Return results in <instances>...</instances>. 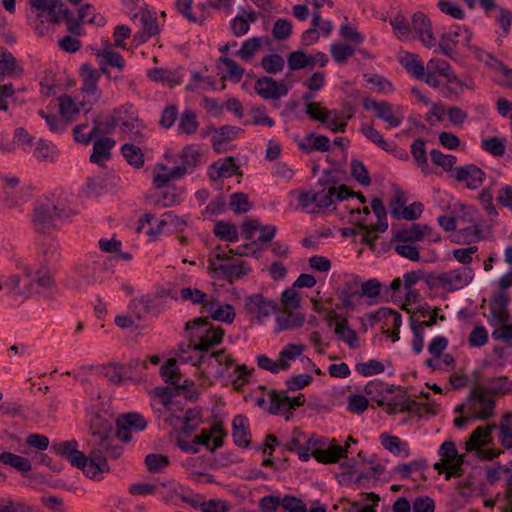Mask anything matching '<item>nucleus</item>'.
Instances as JSON below:
<instances>
[{
    "label": "nucleus",
    "instance_id": "37998d69",
    "mask_svg": "<svg viewBox=\"0 0 512 512\" xmlns=\"http://www.w3.org/2000/svg\"><path fill=\"white\" fill-rule=\"evenodd\" d=\"M397 59L406 71L415 78L423 76L424 64L416 54L400 50L397 54Z\"/></svg>",
    "mask_w": 512,
    "mask_h": 512
},
{
    "label": "nucleus",
    "instance_id": "f704fd0d",
    "mask_svg": "<svg viewBox=\"0 0 512 512\" xmlns=\"http://www.w3.org/2000/svg\"><path fill=\"white\" fill-rule=\"evenodd\" d=\"M117 431L111 433L107 436L101 437L99 440H94V448L93 450H98L100 455L104 452L110 458H118L123 452V447L118 444L117 440Z\"/></svg>",
    "mask_w": 512,
    "mask_h": 512
},
{
    "label": "nucleus",
    "instance_id": "0e129e2a",
    "mask_svg": "<svg viewBox=\"0 0 512 512\" xmlns=\"http://www.w3.org/2000/svg\"><path fill=\"white\" fill-rule=\"evenodd\" d=\"M290 194L298 200L299 206L307 212L314 213L318 210L316 206L317 196L315 188L303 191H292Z\"/></svg>",
    "mask_w": 512,
    "mask_h": 512
},
{
    "label": "nucleus",
    "instance_id": "603ef678",
    "mask_svg": "<svg viewBox=\"0 0 512 512\" xmlns=\"http://www.w3.org/2000/svg\"><path fill=\"white\" fill-rule=\"evenodd\" d=\"M130 368L119 363H111L103 367L104 377L112 384H122L130 378Z\"/></svg>",
    "mask_w": 512,
    "mask_h": 512
},
{
    "label": "nucleus",
    "instance_id": "e433bc0d",
    "mask_svg": "<svg viewBox=\"0 0 512 512\" xmlns=\"http://www.w3.org/2000/svg\"><path fill=\"white\" fill-rule=\"evenodd\" d=\"M205 311L212 319L225 323H232L236 315L232 305L223 304L214 300H209L208 304H206Z\"/></svg>",
    "mask_w": 512,
    "mask_h": 512
},
{
    "label": "nucleus",
    "instance_id": "4d7b16f0",
    "mask_svg": "<svg viewBox=\"0 0 512 512\" xmlns=\"http://www.w3.org/2000/svg\"><path fill=\"white\" fill-rule=\"evenodd\" d=\"M257 20V13L254 11L245 12L237 15L231 21V30L237 37L243 36L248 33L250 24Z\"/></svg>",
    "mask_w": 512,
    "mask_h": 512
},
{
    "label": "nucleus",
    "instance_id": "39448f33",
    "mask_svg": "<svg viewBox=\"0 0 512 512\" xmlns=\"http://www.w3.org/2000/svg\"><path fill=\"white\" fill-rule=\"evenodd\" d=\"M495 406L487 388L475 387L466 401L455 408L458 415L454 418V425L462 429L471 422L486 421L494 416Z\"/></svg>",
    "mask_w": 512,
    "mask_h": 512
},
{
    "label": "nucleus",
    "instance_id": "c9c22d12",
    "mask_svg": "<svg viewBox=\"0 0 512 512\" xmlns=\"http://www.w3.org/2000/svg\"><path fill=\"white\" fill-rule=\"evenodd\" d=\"M112 47V44L107 42L103 48L98 49L95 53L99 64L102 66V71H105L106 66L116 67L120 70L125 66L123 57L118 52H115Z\"/></svg>",
    "mask_w": 512,
    "mask_h": 512
},
{
    "label": "nucleus",
    "instance_id": "13d9d810",
    "mask_svg": "<svg viewBox=\"0 0 512 512\" xmlns=\"http://www.w3.org/2000/svg\"><path fill=\"white\" fill-rule=\"evenodd\" d=\"M142 31L137 35L141 42H146L149 38L157 35L160 31L156 18L148 11L141 15Z\"/></svg>",
    "mask_w": 512,
    "mask_h": 512
},
{
    "label": "nucleus",
    "instance_id": "bb28decb",
    "mask_svg": "<svg viewBox=\"0 0 512 512\" xmlns=\"http://www.w3.org/2000/svg\"><path fill=\"white\" fill-rule=\"evenodd\" d=\"M255 90L263 99H279L287 95L288 87L284 82H276L270 77H262L255 83Z\"/></svg>",
    "mask_w": 512,
    "mask_h": 512
},
{
    "label": "nucleus",
    "instance_id": "aec40b11",
    "mask_svg": "<svg viewBox=\"0 0 512 512\" xmlns=\"http://www.w3.org/2000/svg\"><path fill=\"white\" fill-rule=\"evenodd\" d=\"M509 313L506 302L502 298H495L489 304L488 323L495 327L494 337L499 339L512 338V327L507 325Z\"/></svg>",
    "mask_w": 512,
    "mask_h": 512
},
{
    "label": "nucleus",
    "instance_id": "9d476101",
    "mask_svg": "<svg viewBox=\"0 0 512 512\" xmlns=\"http://www.w3.org/2000/svg\"><path fill=\"white\" fill-rule=\"evenodd\" d=\"M473 278L472 268L457 267L443 272H429L425 277V284L431 290L452 293L468 286Z\"/></svg>",
    "mask_w": 512,
    "mask_h": 512
},
{
    "label": "nucleus",
    "instance_id": "49530a36",
    "mask_svg": "<svg viewBox=\"0 0 512 512\" xmlns=\"http://www.w3.org/2000/svg\"><path fill=\"white\" fill-rule=\"evenodd\" d=\"M237 171V166L232 158H223L214 162L208 168V175L212 180L231 177Z\"/></svg>",
    "mask_w": 512,
    "mask_h": 512
},
{
    "label": "nucleus",
    "instance_id": "ddd939ff",
    "mask_svg": "<svg viewBox=\"0 0 512 512\" xmlns=\"http://www.w3.org/2000/svg\"><path fill=\"white\" fill-rule=\"evenodd\" d=\"M176 434V444L179 449L185 453L195 454L200 451V447L204 446L213 451L223 444L225 433L219 426H214L210 430L202 431L193 440L187 441L182 439V434H189L192 431L176 430L172 428Z\"/></svg>",
    "mask_w": 512,
    "mask_h": 512
},
{
    "label": "nucleus",
    "instance_id": "cd10ccee",
    "mask_svg": "<svg viewBox=\"0 0 512 512\" xmlns=\"http://www.w3.org/2000/svg\"><path fill=\"white\" fill-rule=\"evenodd\" d=\"M453 176L457 181L464 182L469 189L479 188L485 179L484 171L473 164L456 167Z\"/></svg>",
    "mask_w": 512,
    "mask_h": 512
},
{
    "label": "nucleus",
    "instance_id": "f03ea898",
    "mask_svg": "<svg viewBox=\"0 0 512 512\" xmlns=\"http://www.w3.org/2000/svg\"><path fill=\"white\" fill-rule=\"evenodd\" d=\"M17 269L24 274L21 278L18 274L1 275L0 291L4 290L16 296L29 297L36 286L48 289L53 285V279L49 269L45 265L35 267L26 259L16 260Z\"/></svg>",
    "mask_w": 512,
    "mask_h": 512
},
{
    "label": "nucleus",
    "instance_id": "c85d7f7f",
    "mask_svg": "<svg viewBox=\"0 0 512 512\" xmlns=\"http://www.w3.org/2000/svg\"><path fill=\"white\" fill-rule=\"evenodd\" d=\"M412 25L415 32L418 34L419 40L426 48L435 49L437 47V41L433 35L431 23L423 13L417 12L413 15Z\"/></svg>",
    "mask_w": 512,
    "mask_h": 512
},
{
    "label": "nucleus",
    "instance_id": "052dcab7",
    "mask_svg": "<svg viewBox=\"0 0 512 512\" xmlns=\"http://www.w3.org/2000/svg\"><path fill=\"white\" fill-rule=\"evenodd\" d=\"M361 133L372 143L385 151L393 150V143L384 139L382 134L374 126L364 123L360 127Z\"/></svg>",
    "mask_w": 512,
    "mask_h": 512
},
{
    "label": "nucleus",
    "instance_id": "ea45409f",
    "mask_svg": "<svg viewBox=\"0 0 512 512\" xmlns=\"http://www.w3.org/2000/svg\"><path fill=\"white\" fill-rule=\"evenodd\" d=\"M115 141L108 137L97 139L93 144L90 161L97 165H102L109 160L111 156V149L114 147Z\"/></svg>",
    "mask_w": 512,
    "mask_h": 512
},
{
    "label": "nucleus",
    "instance_id": "412c9836",
    "mask_svg": "<svg viewBox=\"0 0 512 512\" xmlns=\"http://www.w3.org/2000/svg\"><path fill=\"white\" fill-rule=\"evenodd\" d=\"M186 174V166L172 163V158L167 163H157L153 168V184L156 188H163L170 182L181 179Z\"/></svg>",
    "mask_w": 512,
    "mask_h": 512
},
{
    "label": "nucleus",
    "instance_id": "423d86ee",
    "mask_svg": "<svg viewBox=\"0 0 512 512\" xmlns=\"http://www.w3.org/2000/svg\"><path fill=\"white\" fill-rule=\"evenodd\" d=\"M53 449L91 479L99 480L109 470L106 458L102 457L98 450H92L87 457L77 449L75 441L60 442L54 445Z\"/></svg>",
    "mask_w": 512,
    "mask_h": 512
},
{
    "label": "nucleus",
    "instance_id": "864d4df0",
    "mask_svg": "<svg viewBox=\"0 0 512 512\" xmlns=\"http://www.w3.org/2000/svg\"><path fill=\"white\" fill-rule=\"evenodd\" d=\"M448 346V340L444 336L434 337L428 345V351L432 358L427 360V365L432 368L441 369L440 356Z\"/></svg>",
    "mask_w": 512,
    "mask_h": 512
},
{
    "label": "nucleus",
    "instance_id": "dca6fc26",
    "mask_svg": "<svg viewBox=\"0 0 512 512\" xmlns=\"http://www.w3.org/2000/svg\"><path fill=\"white\" fill-rule=\"evenodd\" d=\"M99 127L103 131L108 132L112 129L119 128L123 133L138 134L142 123L139 120L138 112L134 106L127 104L118 109H115L105 121L99 122Z\"/></svg>",
    "mask_w": 512,
    "mask_h": 512
},
{
    "label": "nucleus",
    "instance_id": "680f3d73",
    "mask_svg": "<svg viewBox=\"0 0 512 512\" xmlns=\"http://www.w3.org/2000/svg\"><path fill=\"white\" fill-rule=\"evenodd\" d=\"M366 86L373 92L381 94H390L393 92L392 83L386 78L377 74H368L364 76Z\"/></svg>",
    "mask_w": 512,
    "mask_h": 512
},
{
    "label": "nucleus",
    "instance_id": "72a5a7b5",
    "mask_svg": "<svg viewBox=\"0 0 512 512\" xmlns=\"http://www.w3.org/2000/svg\"><path fill=\"white\" fill-rule=\"evenodd\" d=\"M366 207H368L366 204H365ZM371 207H372V210H373V213L375 214V216L377 217L378 219V225H375L373 224L372 222L369 221V216H370V211L368 216L366 217V223H367V230L368 231H372L374 234H375V239L373 240V242L371 244H368V243H365V242H362L363 244L369 246L370 248L373 247L374 245V242L375 240L377 239V231H384L387 229L388 227V224H387V221H386V210H385V207L382 203L381 200L379 199H374L371 203ZM367 210H369V208H367Z\"/></svg>",
    "mask_w": 512,
    "mask_h": 512
},
{
    "label": "nucleus",
    "instance_id": "c756f323",
    "mask_svg": "<svg viewBox=\"0 0 512 512\" xmlns=\"http://www.w3.org/2000/svg\"><path fill=\"white\" fill-rule=\"evenodd\" d=\"M89 110L90 107L81 100L79 96L72 98L66 95L59 98V111L61 117L65 119L66 122L71 121L79 113Z\"/></svg>",
    "mask_w": 512,
    "mask_h": 512
},
{
    "label": "nucleus",
    "instance_id": "6ab92c4d",
    "mask_svg": "<svg viewBox=\"0 0 512 512\" xmlns=\"http://www.w3.org/2000/svg\"><path fill=\"white\" fill-rule=\"evenodd\" d=\"M440 461L434 464L439 473H445L446 477L460 474L463 456L458 453L456 445L452 441H445L438 450Z\"/></svg>",
    "mask_w": 512,
    "mask_h": 512
},
{
    "label": "nucleus",
    "instance_id": "4468645a",
    "mask_svg": "<svg viewBox=\"0 0 512 512\" xmlns=\"http://www.w3.org/2000/svg\"><path fill=\"white\" fill-rule=\"evenodd\" d=\"M146 225L150 226L147 231L149 235H169L183 231L187 225V218L178 216L173 211L165 212L159 218H155L151 213H145L139 219L138 231L144 229Z\"/></svg>",
    "mask_w": 512,
    "mask_h": 512
},
{
    "label": "nucleus",
    "instance_id": "6e6552de",
    "mask_svg": "<svg viewBox=\"0 0 512 512\" xmlns=\"http://www.w3.org/2000/svg\"><path fill=\"white\" fill-rule=\"evenodd\" d=\"M186 329L193 346H188L187 350L182 351L185 355L198 356L200 353L207 352L209 348L221 342L224 334L220 327L204 319L189 322Z\"/></svg>",
    "mask_w": 512,
    "mask_h": 512
},
{
    "label": "nucleus",
    "instance_id": "2f4dec72",
    "mask_svg": "<svg viewBox=\"0 0 512 512\" xmlns=\"http://www.w3.org/2000/svg\"><path fill=\"white\" fill-rule=\"evenodd\" d=\"M379 440L384 449L394 456L407 458L411 454L409 443L397 436L382 433Z\"/></svg>",
    "mask_w": 512,
    "mask_h": 512
},
{
    "label": "nucleus",
    "instance_id": "473e14b6",
    "mask_svg": "<svg viewBox=\"0 0 512 512\" xmlns=\"http://www.w3.org/2000/svg\"><path fill=\"white\" fill-rule=\"evenodd\" d=\"M23 73L21 63L9 52L0 53V82L5 78H19Z\"/></svg>",
    "mask_w": 512,
    "mask_h": 512
},
{
    "label": "nucleus",
    "instance_id": "6e6d98bb",
    "mask_svg": "<svg viewBox=\"0 0 512 512\" xmlns=\"http://www.w3.org/2000/svg\"><path fill=\"white\" fill-rule=\"evenodd\" d=\"M336 335L352 348L359 346V339L356 332L348 325L344 318L337 319L335 322Z\"/></svg>",
    "mask_w": 512,
    "mask_h": 512
},
{
    "label": "nucleus",
    "instance_id": "b1692460",
    "mask_svg": "<svg viewBox=\"0 0 512 512\" xmlns=\"http://www.w3.org/2000/svg\"><path fill=\"white\" fill-rule=\"evenodd\" d=\"M304 402L303 395L290 397L285 392H272L269 395L268 411L272 414H286Z\"/></svg>",
    "mask_w": 512,
    "mask_h": 512
},
{
    "label": "nucleus",
    "instance_id": "de8ad7c7",
    "mask_svg": "<svg viewBox=\"0 0 512 512\" xmlns=\"http://www.w3.org/2000/svg\"><path fill=\"white\" fill-rule=\"evenodd\" d=\"M305 350V345L289 343L285 345L278 354V360L282 371H286L291 367L298 357H300Z\"/></svg>",
    "mask_w": 512,
    "mask_h": 512
},
{
    "label": "nucleus",
    "instance_id": "2eb2a0df",
    "mask_svg": "<svg viewBox=\"0 0 512 512\" xmlns=\"http://www.w3.org/2000/svg\"><path fill=\"white\" fill-rule=\"evenodd\" d=\"M72 213V209L68 206L67 197L60 196L56 202L51 201L39 205L35 209L33 222L38 230L44 231L54 226L56 220L69 218Z\"/></svg>",
    "mask_w": 512,
    "mask_h": 512
},
{
    "label": "nucleus",
    "instance_id": "338daca9",
    "mask_svg": "<svg viewBox=\"0 0 512 512\" xmlns=\"http://www.w3.org/2000/svg\"><path fill=\"white\" fill-rule=\"evenodd\" d=\"M481 148L487 153L500 157L506 152V139L504 137H488L481 140Z\"/></svg>",
    "mask_w": 512,
    "mask_h": 512
},
{
    "label": "nucleus",
    "instance_id": "9b49d317",
    "mask_svg": "<svg viewBox=\"0 0 512 512\" xmlns=\"http://www.w3.org/2000/svg\"><path fill=\"white\" fill-rule=\"evenodd\" d=\"M496 424L477 427L465 442V451L481 460H493L500 456L502 451L495 446L493 431Z\"/></svg>",
    "mask_w": 512,
    "mask_h": 512
},
{
    "label": "nucleus",
    "instance_id": "3c124183",
    "mask_svg": "<svg viewBox=\"0 0 512 512\" xmlns=\"http://www.w3.org/2000/svg\"><path fill=\"white\" fill-rule=\"evenodd\" d=\"M428 231L429 228L427 226L413 224L409 228L398 229L394 236L396 241L415 243L420 241Z\"/></svg>",
    "mask_w": 512,
    "mask_h": 512
},
{
    "label": "nucleus",
    "instance_id": "f257e3e1",
    "mask_svg": "<svg viewBox=\"0 0 512 512\" xmlns=\"http://www.w3.org/2000/svg\"><path fill=\"white\" fill-rule=\"evenodd\" d=\"M317 209L337 206L342 219L353 224V227L342 229V235L353 237L356 242L371 244L375 234L368 231L366 217L369 212L365 206V199L361 194L352 192L344 185L334 183L323 184L319 182L315 187Z\"/></svg>",
    "mask_w": 512,
    "mask_h": 512
},
{
    "label": "nucleus",
    "instance_id": "a211bd4d",
    "mask_svg": "<svg viewBox=\"0 0 512 512\" xmlns=\"http://www.w3.org/2000/svg\"><path fill=\"white\" fill-rule=\"evenodd\" d=\"M233 249L217 246L210 258L209 266L212 270L217 273L219 270L226 276L241 277L248 274L251 271V267L244 261L228 262L232 256Z\"/></svg>",
    "mask_w": 512,
    "mask_h": 512
},
{
    "label": "nucleus",
    "instance_id": "c03bdc74",
    "mask_svg": "<svg viewBox=\"0 0 512 512\" xmlns=\"http://www.w3.org/2000/svg\"><path fill=\"white\" fill-rule=\"evenodd\" d=\"M498 430L497 440L503 449L512 452V413H506L502 416L500 422L496 424Z\"/></svg>",
    "mask_w": 512,
    "mask_h": 512
},
{
    "label": "nucleus",
    "instance_id": "a19ab883",
    "mask_svg": "<svg viewBox=\"0 0 512 512\" xmlns=\"http://www.w3.org/2000/svg\"><path fill=\"white\" fill-rule=\"evenodd\" d=\"M232 436L239 447H247L250 443L249 421L243 415H237L232 422Z\"/></svg>",
    "mask_w": 512,
    "mask_h": 512
},
{
    "label": "nucleus",
    "instance_id": "bf43d9fd",
    "mask_svg": "<svg viewBox=\"0 0 512 512\" xmlns=\"http://www.w3.org/2000/svg\"><path fill=\"white\" fill-rule=\"evenodd\" d=\"M426 69L437 73L438 75L444 76L447 79V82L451 84L460 83L456 75L451 71L450 65L442 59L431 58L427 63Z\"/></svg>",
    "mask_w": 512,
    "mask_h": 512
},
{
    "label": "nucleus",
    "instance_id": "69168bd1",
    "mask_svg": "<svg viewBox=\"0 0 512 512\" xmlns=\"http://www.w3.org/2000/svg\"><path fill=\"white\" fill-rule=\"evenodd\" d=\"M390 24L393 28V32L395 36L405 42H411L414 40V36L412 34V31L408 25L407 20L401 16L398 15L390 20Z\"/></svg>",
    "mask_w": 512,
    "mask_h": 512
},
{
    "label": "nucleus",
    "instance_id": "0eeeda50",
    "mask_svg": "<svg viewBox=\"0 0 512 512\" xmlns=\"http://www.w3.org/2000/svg\"><path fill=\"white\" fill-rule=\"evenodd\" d=\"M179 359L182 362H191L195 366L198 385L204 387L211 385L215 379L223 377L230 356L224 351H218L211 354L204 352L198 356L182 354Z\"/></svg>",
    "mask_w": 512,
    "mask_h": 512
},
{
    "label": "nucleus",
    "instance_id": "58836bf2",
    "mask_svg": "<svg viewBox=\"0 0 512 512\" xmlns=\"http://www.w3.org/2000/svg\"><path fill=\"white\" fill-rule=\"evenodd\" d=\"M388 292L390 293L391 300L401 305H404L408 301L415 300L418 296L415 290L406 288L401 278H395L390 283Z\"/></svg>",
    "mask_w": 512,
    "mask_h": 512
},
{
    "label": "nucleus",
    "instance_id": "8fccbe9b",
    "mask_svg": "<svg viewBox=\"0 0 512 512\" xmlns=\"http://www.w3.org/2000/svg\"><path fill=\"white\" fill-rule=\"evenodd\" d=\"M181 355H182V352L178 355L177 359H174V358L168 359L167 362L161 367L160 373L166 382H169L174 385L186 386L188 383V380L185 379L184 383L181 384V382H180L181 377L179 375V370H178V366H177L178 363H182V361H180V359H179ZM185 363L186 362H183V364H185Z\"/></svg>",
    "mask_w": 512,
    "mask_h": 512
},
{
    "label": "nucleus",
    "instance_id": "393cba45",
    "mask_svg": "<svg viewBox=\"0 0 512 512\" xmlns=\"http://www.w3.org/2000/svg\"><path fill=\"white\" fill-rule=\"evenodd\" d=\"M247 311L256 317L258 320H262L275 313L278 305L274 300L263 297L260 294L252 295L246 299Z\"/></svg>",
    "mask_w": 512,
    "mask_h": 512
},
{
    "label": "nucleus",
    "instance_id": "f3484780",
    "mask_svg": "<svg viewBox=\"0 0 512 512\" xmlns=\"http://www.w3.org/2000/svg\"><path fill=\"white\" fill-rule=\"evenodd\" d=\"M362 105L364 109L373 111L375 116L381 119L388 129L399 127L405 119L406 108L399 104L365 98Z\"/></svg>",
    "mask_w": 512,
    "mask_h": 512
},
{
    "label": "nucleus",
    "instance_id": "4c0bfd02",
    "mask_svg": "<svg viewBox=\"0 0 512 512\" xmlns=\"http://www.w3.org/2000/svg\"><path fill=\"white\" fill-rule=\"evenodd\" d=\"M376 316L379 320L384 321L387 331L392 330V341H397L399 339L398 331L402 325L400 313L391 308L382 307L376 312Z\"/></svg>",
    "mask_w": 512,
    "mask_h": 512
},
{
    "label": "nucleus",
    "instance_id": "774afa93",
    "mask_svg": "<svg viewBox=\"0 0 512 512\" xmlns=\"http://www.w3.org/2000/svg\"><path fill=\"white\" fill-rule=\"evenodd\" d=\"M385 363L377 359H369L366 362L357 363L355 370L364 377L381 374L385 371Z\"/></svg>",
    "mask_w": 512,
    "mask_h": 512
},
{
    "label": "nucleus",
    "instance_id": "4be33fe9",
    "mask_svg": "<svg viewBox=\"0 0 512 512\" xmlns=\"http://www.w3.org/2000/svg\"><path fill=\"white\" fill-rule=\"evenodd\" d=\"M117 437L123 442L131 440V431H143L147 422L142 415L136 412H130L120 415L117 420Z\"/></svg>",
    "mask_w": 512,
    "mask_h": 512
},
{
    "label": "nucleus",
    "instance_id": "7ed1b4c3",
    "mask_svg": "<svg viewBox=\"0 0 512 512\" xmlns=\"http://www.w3.org/2000/svg\"><path fill=\"white\" fill-rule=\"evenodd\" d=\"M350 442L354 443V440L350 438L345 447H343L335 439L315 434L307 436L301 432H296L292 439L293 449L301 461L306 462L311 458H315L317 462L322 464L336 463L340 458L344 457Z\"/></svg>",
    "mask_w": 512,
    "mask_h": 512
},
{
    "label": "nucleus",
    "instance_id": "79ce46f5",
    "mask_svg": "<svg viewBox=\"0 0 512 512\" xmlns=\"http://www.w3.org/2000/svg\"><path fill=\"white\" fill-rule=\"evenodd\" d=\"M90 430L94 437V440H99L101 437L107 436L113 433L112 430V419L106 414H91Z\"/></svg>",
    "mask_w": 512,
    "mask_h": 512
},
{
    "label": "nucleus",
    "instance_id": "e2e57ef3",
    "mask_svg": "<svg viewBox=\"0 0 512 512\" xmlns=\"http://www.w3.org/2000/svg\"><path fill=\"white\" fill-rule=\"evenodd\" d=\"M0 462H2L5 465H9L22 473H26L30 471L32 468L31 463L27 458H24L20 455H16L11 452H1Z\"/></svg>",
    "mask_w": 512,
    "mask_h": 512
},
{
    "label": "nucleus",
    "instance_id": "7c9ffc66",
    "mask_svg": "<svg viewBox=\"0 0 512 512\" xmlns=\"http://www.w3.org/2000/svg\"><path fill=\"white\" fill-rule=\"evenodd\" d=\"M223 374L225 382H230L235 389L240 390L248 382L250 371L244 365L235 364L230 358Z\"/></svg>",
    "mask_w": 512,
    "mask_h": 512
},
{
    "label": "nucleus",
    "instance_id": "1a4fd4ad",
    "mask_svg": "<svg viewBox=\"0 0 512 512\" xmlns=\"http://www.w3.org/2000/svg\"><path fill=\"white\" fill-rule=\"evenodd\" d=\"M28 20L33 29L44 35L64 17L65 9L58 0H30Z\"/></svg>",
    "mask_w": 512,
    "mask_h": 512
},
{
    "label": "nucleus",
    "instance_id": "a878e982",
    "mask_svg": "<svg viewBox=\"0 0 512 512\" xmlns=\"http://www.w3.org/2000/svg\"><path fill=\"white\" fill-rule=\"evenodd\" d=\"M2 180L4 183L2 200L8 207H13L26 201L25 189L19 186L17 177L4 175Z\"/></svg>",
    "mask_w": 512,
    "mask_h": 512
},
{
    "label": "nucleus",
    "instance_id": "f8f14e48",
    "mask_svg": "<svg viewBox=\"0 0 512 512\" xmlns=\"http://www.w3.org/2000/svg\"><path fill=\"white\" fill-rule=\"evenodd\" d=\"M471 39L472 33L468 28L454 24L442 34L435 51L452 58L457 47H467L475 53L479 60L486 62L490 55L471 46Z\"/></svg>",
    "mask_w": 512,
    "mask_h": 512
},
{
    "label": "nucleus",
    "instance_id": "5fc2aeb1",
    "mask_svg": "<svg viewBox=\"0 0 512 512\" xmlns=\"http://www.w3.org/2000/svg\"><path fill=\"white\" fill-rule=\"evenodd\" d=\"M349 119L350 115L343 111L329 110L322 124L333 132H343Z\"/></svg>",
    "mask_w": 512,
    "mask_h": 512
},
{
    "label": "nucleus",
    "instance_id": "5701e85b",
    "mask_svg": "<svg viewBox=\"0 0 512 512\" xmlns=\"http://www.w3.org/2000/svg\"><path fill=\"white\" fill-rule=\"evenodd\" d=\"M276 226L264 225L257 219H250L243 223V233L247 240H256L258 243H267L273 239Z\"/></svg>",
    "mask_w": 512,
    "mask_h": 512
},
{
    "label": "nucleus",
    "instance_id": "09e8293b",
    "mask_svg": "<svg viewBox=\"0 0 512 512\" xmlns=\"http://www.w3.org/2000/svg\"><path fill=\"white\" fill-rule=\"evenodd\" d=\"M148 77L154 82H161L169 87H174L181 83L182 75L179 71L167 70L162 68H154L148 72Z\"/></svg>",
    "mask_w": 512,
    "mask_h": 512
},
{
    "label": "nucleus",
    "instance_id": "a18cd8bd",
    "mask_svg": "<svg viewBox=\"0 0 512 512\" xmlns=\"http://www.w3.org/2000/svg\"><path fill=\"white\" fill-rule=\"evenodd\" d=\"M411 319V330L413 332L412 349L415 353H420L424 347V330L426 327H431L436 323V315H433L428 321H415Z\"/></svg>",
    "mask_w": 512,
    "mask_h": 512
},
{
    "label": "nucleus",
    "instance_id": "20e7f679",
    "mask_svg": "<svg viewBox=\"0 0 512 512\" xmlns=\"http://www.w3.org/2000/svg\"><path fill=\"white\" fill-rule=\"evenodd\" d=\"M152 407L160 413L166 423L176 430L194 431L202 421L198 408H189L184 411L179 401L171 397L170 391L166 387L154 389Z\"/></svg>",
    "mask_w": 512,
    "mask_h": 512
}]
</instances>
